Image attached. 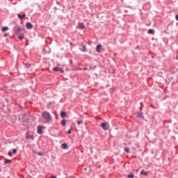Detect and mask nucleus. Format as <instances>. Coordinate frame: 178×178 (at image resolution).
Segmentation results:
<instances>
[{
	"mask_svg": "<svg viewBox=\"0 0 178 178\" xmlns=\"http://www.w3.org/2000/svg\"><path fill=\"white\" fill-rule=\"evenodd\" d=\"M42 116L47 122H51V120H52V115H51V114L47 111L42 113Z\"/></svg>",
	"mask_w": 178,
	"mask_h": 178,
	"instance_id": "obj_1",
	"label": "nucleus"
},
{
	"mask_svg": "<svg viewBox=\"0 0 178 178\" xmlns=\"http://www.w3.org/2000/svg\"><path fill=\"white\" fill-rule=\"evenodd\" d=\"M14 31L15 34H20V32L22 31V28L19 26H17L14 28Z\"/></svg>",
	"mask_w": 178,
	"mask_h": 178,
	"instance_id": "obj_2",
	"label": "nucleus"
},
{
	"mask_svg": "<svg viewBox=\"0 0 178 178\" xmlns=\"http://www.w3.org/2000/svg\"><path fill=\"white\" fill-rule=\"evenodd\" d=\"M136 118H139V119H144V115L141 112H137Z\"/></svg>",
	"mask_w": 178,
	"mask_h": 178,
	"instance_id": "obj_3",
	"label": "nucleus"
},
{
	"mask_svg": "<svg viewBox=\"0 0 178 178\" xmlns=\"http://www.w3.org/2000/svg\"><path fill=\"white\" fill-rule=\"evenodd\" d=\"M101 126H102V129H104V130H108L109 129L108 126H106V123H105V122L102 123Z\"/></svg>",
	"mask_w": 178,
	"mask_h": 178,
	"instance_id": "obj_4",
	"label": "nucleus"
},
{
	"mask_svg": "<svg viewBox=\"0 0 178 178\" xmlns=\"http://www.w3.org/2000/svg\"><path fill=\"white\" fill-rule=\"evenodd\" d=\"M102 48V45H101V44H97V47H96L97 52H98V53L101 52Z\"/></svg>",
	"mask_w": 178,
	"mask_h": 178,
	"instance_id": "obj_5",
	"label": "nucleus"
},
{
	"mask_svg": "<svg viewBox=\"0 0 178 178\" xmlns=\"http://www.w3.org/2000/svg\"><path fill=\"white\" fill-rule=\"evenodd\" d=\"M26 29H28L29 30L33 29V24L30 22H28L26 25Z\"/></svg>",
	"mask_w": 178,
	"mask_h": 178,
	"instance_id": "obj_6",
	"label": "nucleus"
},
{
	"mask_svg": "<svg viewBox=\"0 0 178 178\" xmlns=\"http://www.w3.org/2000/svg\"><path fill=\"white\" fill-rule=\"evenodd\" d=\"M77 29H81V30H83V29H86V26L83 23H81L77 26Z\"/></svg>",
	"mask_w": 178,
	"mask_h": 178,
	"instance_id": "obj_7",
	"label": "nucleus"
},
{
	"mask_svg": "<svg viewBox=\"0 0 178 178\" xmlns=\"http://www.w3.org/2000/svg\"><path fill=\"white\" fill-rule=\"evenodd\" d=\"M42 129H43V127H41L40 126L38 127V134H42Z\"/></svg>",
	"mask_w": 178,
	"mask_h": 178,
	"instance_id": "obj_8",
	"label": "nucleus"
},
{
	"mask_svg": "<svg viewBox=\"0 0 178 178\" xmlns=\"http://www.w3.org/2000/svg\"><path fill=\"white\" fill-rule=\"evenodd\" d=\"M81 44L83 47L82 52H87V47H86V45H84L83 42H82Z\"/></svg>",
	"mask_w": 178,
	"mask_h": 178,
	"instance_id": "obj_9",
	"label": "nucleus"
},
{
	"mask_svg": "<svg viewBox=\"0 0 178 178\" xmlns=\"http://www.w3.org/2000/svg\"><path fill=\"white\" fill-rule=\"evenodd\" d=\"M61 147H62L63 149H67V145L66 143H63L61 145Z\"/></svg>",
	"mask_w": 178,
	"mask_h": 178,
	"instance_id": "obj_10",
	"label": "nucleus"
},
{
	"mask_svg": "<svg viewBox=\"0 0 178 178\" xmlns=\"http://www.w3.org/2000/svg\"><path fill=\"white\" fill-rule=\"evenodd\" d=\"M18 19H20V20H22V19H24V17L26 16V14H24L23 15L18 14Z\"/></svg>",
	"mask_w": 178,
	"mask_h": 178,
	"instance_id": "obj_11",
	"label": "nucleus"
},
{
	"mask_svg": "<svg viewBox=\"0 0 178 178\" xmlns=\"http://www.w3.org/2000/svg\"><path fill=\"white\" fill-rule=\"evenodd\" d=\"M140 175H144V176H148V172H147L145 170H143L140 172Z\"/></svg>",
	"mask_w": 178,
	"mask_h": 178,
	"instance_id": "obj_12",
	"label": "nucleus"
},
{
	"mask_svg": "<svg viewBox=\"0 0 178 178\" xmlns=\"http://www.w3.org/2000/svg\"><path fill=\"white\" fill-rule=\"evenodd\" d=\"M60 116H61V118H66V112L62 111L60 113Z\"/></svg>",
	"mask_w": 178,
	"mask_h": 178,
	"instance_id": "obj_13",
	"label": "nucleus"
},
{
	"mask_svg": "<svg viewBox=\"0 0 178 178\" xmlns=\"http://www.w3.org/2000/svg\"><path fill=\"white\" fill-rule=\"evenodd\" d=\"M147 33L148 34H154L155 31L154 29H149Z\"/></svg>",
	"mask_w": 178,
	"mask_h": 178,
	"instance_id": "obj_14",
	"label": "nucleus"
},
{
	"mask_svg": "<svg viewBox=\"0 0 178 178\" xmlns=\"http://www.w3.org/2000/svg\"><path fill=\"white\" fill-rule=\"evenodd\" d=\"M8 30H9L8 26H4L2 28V31H8Z\"/></svg>",
	"mask_w": 178,
	"mask_h": 178,
	"instance_id": "obj_15",
	"label": "nucleus"
},
{
	"mask_svg": "<svg viewBox=\"0 0 178 178\" xmlns=\"http://www.w3.org/2000/svg\"><path fill=\"white\" fill-rule=\"evenodd\" d=\"M83 123H84V122L83 121V120H81L77 122V124L80 125V124H83Z\"/></svg>",
	"mask_w": 178,
	"mask_h": 178,
	"instance_id": "obj_16",
	"label": "nucleus"
},
{
	"mask_svg": "<svg viewBox=\"0 0 178 178\" xmlns=\"http://www.w3.org/2000/svg\"><path fill=\"white\" fill-rule=\"evenodd\" d=\"M58 70H59V67H55L53 69V72H58Z\"/></svg>",
	"mask_w": 178,
	"mask_h": 178,
	"instance_id": "obj_17",
	"label": "nucleus"
},
{
	"mask_svg": "<svg viewBox=\"0 0 178 178\" xmlns=\"http://www.w3.org/2000/svg\"><path fill=\"white\" fill-rule=\"evenodd\" d=\"M10 162H12L11 160H9V159H6L5 161H4V163H10Z\"/></svg>",
	"mask_w": 178,
	"mask_h": 178,
	"instance_id": "obj_18",
	"label": "nucleus"
},
{
	"mask_svg": "<svg viewBox=\"0 0 178 178\" xmlns=\"http://www.w3.org/2000/svg\"><path fill=\"white\" fill-rule=\"evenodd\" d=\"M61 124H63V126H66V121L65 120H63Z\"/></svg>",
	"mask_w": 178,
	"mask_h": 178,
	"instance_id": "obj_19",
	"label": "nucleus"
},
{
	"mask_svg": "<svg viewBox=\"0 0 178 178\" xmlns=\"http://www.w3.org/2000/svg\"><path fill=\"white\" fill-rule=\"evenodd\" d=\"M124 151H125V152H127V154L130 153V150H129V148H127V147H125V148H124Z\"/></svg>",
	"mask_w": 178,
	"mask_h": 178,
	"instance_id": "obj_20",
	"label": "nucleus"
},
{
	"mask_svg": "<svg viewBox=\"0 0 178 178\" xmlns=\"http://www.w3.org/2000/svg\"><path fill=\"white\" fill-rule=\"evenodd\" d=\"M38 155H39V156H42V155H44V153L41 152H39L38 153Z\"/></svg>",
	"mask_w": 178,
	"mask_h": 178,
	"instance_id": "obj_21",
	"label": "nucleus"
},
{
	"mask_svg": "<svg viewBox=\"0 0 178 178\" xmlns=\"http://www.w3.org/2000/svg\"><path fill=\"white\" fill-rule=\"evenodd\" d=\"M128 177L129 178H134V175L130 174V175H128Z\"/></svg>",
	"mask_w": 178,
	"mask_h": 178,
	"instance_id": "obj_22",
	"label": "nucleus"
},
{
	"mask_svg": "<svg viewBox=\"0 0 178 178\" xmlns=\"http://www.w3.org/2000/svg\"><path fill=\"white\" fill-rule=\"evenodd\" d=\"M23 38H24V35H19V40H23Z\"/></svg>",
	"mask_w": 178,
	"mask_h": 178,
	"instance_id": "obj_23",
	"label": "nucleus"
},
{
	"mask_svg": "<svg viewBox=\"0 0 178 178\" xmlns=\"http://www.w3.org/2000/svg\"><path fill=\"white\" fill-rule=\"evenodd\" d=\"M13 154H16V152H17V149H13Z\"/></svg>",
	"mask_w": 178,
	"mask_h": 178,
	"instance_id": "obj_24",
	"label": "nucleus"
},
{
	"mask_svg": "<svg viewBox=\"0 0 178 178\" xmlns=\"http://www.w3.org/2000/svg\"><path fill=\"white\" fill-rule=\"evenodd\" d=\"M8 156H11V157L13 156V155H12V152H8Z\"/></svg>",
	"mask_w": 178,
	"mask_h": 178,
	"instance_id": "obj_25",
	"label": "nucleus"
},
{
	"mask_svg": "<svg viewBox=\"0 0 178 178\" xmlns=\"http://www.w3.org/2000/svg\"><path fill=\"white\" fill-rule=\"evenodd\" d=\"M25 65L26 66V67H30V66H31V64H26Z\"/></svg>",
	"mask_w": 178,
	"mask_h": 178,
	"instance_id": "obj_26",
	"label": "nucleus"
},
{
	"mask_svg": "<svg viewBox=\"0 0 178 178\" xmlns=\"http://www.w3.org/2000/svg\"><path fill=\"white\" fill-rule=\"evenodd\" d=\"M68 134H72V129H69Z\"/></svg>",
	"mask_w": 178,
	"mask_h": 178,
	"instance_id": "obj_27",
	"label": "nucleus"
},
{
	"mask_svg": "<svg viewBox=\"0 0 178 178\" xmlns=\"http://www.w3.org/2000/svg\"><path fill=\"white\" fill-rule=\"evenodd\" d=\"M29 138H31V140H34V136H31L29 137Z\"/></svg>",
	"mask_w": 178,
	"mask_h": 178,
	"instance_id": "obj_28",
	"label": "nucleus"
},
{
	"mask_svg": "<svg viewBox=\"0 0 178 178\" xmlns=\"http://www.w3.org/2000/svg\"><path fill=\"white\" fill-rule=\"evenodd\" d=\"M175 19H176V20H177V22H178V15H176Z\"/></svg>",
	"mask_w": 178,
	"mask_h": 178,
	"instance_id": "obj_29",
	"label": "nucleus"
},
{
	"mask_svg": "<svg viewBox=\"0 0 178 178\" xmlns=\"http://www.w3.org/2000/svg\"><path fill=\"white\" fill-rule=\"evenodd\" d=\"M8 33H5L4 34V37H8Z\"/></svg>",
	"mask_w": 178,
	"mask_h": 178,
	"instance_id": "obj_30",
	"label": "nucleus"
},
{
	"mask_svg": "<svg viewBox=\"0 0 178 178\" xmlns=\"http://www.w3.org/2000/svg\"><path fill=\"white\" fill-rule=\"evenodd\" d=\"M26 45H29V40L26 39Z\"/></svg>",
	"mask_w": 178,
	"mask_h": 178,
	"instance_id": "obj_31",
	"label": "nucleus"
},
{
	"mask_svg": "<svg viewBox=\"0 0 178 178\" xmlns=\"http://www.w3.org/2000/svg\"><path fill=\"white\" fill-rule=\"evenodd\" d=\"M60 72L61 73H63L64 71H63V70L60 69Z\"/></svg>",
	"mask_w": 178,
	"mask_h": 178,
	"instance_id": "obj_32",
	"label": "nucleus"
},
{
	"mask_svg": "<svg viewBox=\"0 0 178 178\" xmlns=\"http://www.w3.org/2000/svg\"><path fill=\"white\" fill-rule=\"evenodd\" d=\"M71 65L73 63V60H70Z\"/></svg>",
	"mask_w": 178,
	"mask_h": 178,
	"instance_id": "obj_33",
	"label": "nucleus"
},
{
	"mask_svg": "<svg viewBox=\"0 0 178 178\" xmlns=\"http://www.w3.org/2000/svg\"><path fill=\"white\" fill-rule=\"evenodd\" d=\"M51 178H56V176H53L51 177Z\"/></svg>",
	"mask_w": 178,
	"mask_h": 178,
	"instance_id": "obj_34",
	"label": "nucleus"
},
{
	"mask_svg": "<svg viewBox=\"0 0 178 178\" xmlns=\"http://www.w3.org/2000/svg\"><path fill=\"white\" fill-rule=\"evenodd\" d=\"M70 45H73V43L71 42V43H70Z\"/></svg>",
	"mask_w": 178,
	"mask_h": 178,
	"instance_id": "obj_35",
	"label": "nucleus"
},
{
	"mask_svg": "<svg viewBox=\"0 0 178 178\" xmlns=\"http://www.w3.org/2000/svg\"><path fill=\"white\" fill-rule=\"evenodd\" d=\"M142 109H143V108H142V107H140V111H142Z\"/></svg>",
	"mask_w": 178,
	"mask_h": 178,
	"instance_id": "obj_36",
	"label": "nucleus"
}]
</instances>
